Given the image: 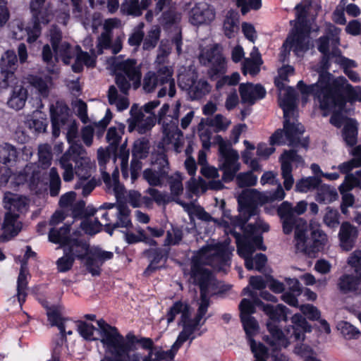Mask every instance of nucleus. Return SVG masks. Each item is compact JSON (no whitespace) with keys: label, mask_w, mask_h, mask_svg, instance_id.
<instances>
[{"label":"nucleus","mask_w":361,"mask_h":361,"mask_svg":"<svg viewBox=\"0 0 361 361\" xmlns=\"http://www.w3.org/2000/svg\"><path fill=\"white\" fill-rule=\"evenodd\" d=\"M290 322L291 324L286 326L284 331L277 324L267 322L269 336H265L264 340L271 348L270 355L274 361H286V357L281 349L287 348L292 342L303 341L305 334L312 332L311 324L301 314H293Z\"/></svg>","instance_id":"f257e3e1"},{"label":"nucleus","mask_w":361,"mask_h":361,"mask_svg":"<svg viewBox=\"0 0 361 361\" xmlns=\"http://www.w3.org/2000/svg\"><path fill=\"white\" fill-rule=\"evenodd\" d=\"M216 140L219 144V157L223 160V163L219 166L220 170L223 171L222 181L230 183L235 177L236 183L240 188L256 185L257 177L252 171L242 172L236 175L240 168L238 161V152L232 149L230 144L224 141L221 135H216Z\"/></svg>","instance_id":"f03ea898"},{"label":"nucleus","mask_w":361,"mask_h":361,"mask_svg":"<svg viewBox=\"0 0 361 361\" xmlns=\"http://www.w3.org/2000/svg\"><path fill=\"white\" fill-rule=\"evenodd\" d=\"M327 84V81L322 78L311 85H307L303 80H300L297 84V87L302 97L312 96L314 100L319 102V109L324 111V116H326L329 112H332L329 122L336 128H340L347 122V118H350L343 114L345 108L334 105L332 103V96H329L330 91L326 89Z\"/></svg>","instance_id":"7ed1b4c3"},{"label":"nucleus","mask_w":361,"mask_h":361,"mask_svg":"<svg viewBox=\"0 0 361 361\" xmlns=\"http://www.w3.org/2000/svg\"><path fill=\"white\" fill-rule=\"evenodd\" d=\"M66 252L75 260H85L87 271L93 276L101 274V267L103 263L114 257V253L96 247L90 250L89 243L83 238H73L61 247Z\"/></svg>","instance_id":"20e7f679"},{"label":"nucleus","mask_w":361,"mask_h":361,"mask_svg":"<svg viewBox=\"0 0 361 361\" xmlns=\"http://www.w3.org/2000/svg\"><path fill=\"white\" fill-rule=\"evenodd\" d=\"M20 151L23 153L27 151L26 147L18 149L8 142L0 145V186L6 185L10 180L11 188L27 183V173L25 168L18 173H13L11 169L17 162Z\"/></svg>","instance_id":"39448f33"},{"label":"nucleus","mask_w":361,"mask_h":361,"mask_svg":"<svg viewBox=\"0 0 361 361\" xmlns=\"http://www.w3.org/2000/svg\"><path fill=\"white\" fill-rule=\"evenodd\" d=\"M322 78L328 82L326 89L330 91L329 96H332V103L334 105L345 108L348 102L354 103L357 101L361 102L360 86L354 87L348 82H341L336 80L331 82L332 75L330 73L319 74L318 80ZM345 81L347 82L345 79Z\"/></svg>","instance_id":"423d86ee"},{"label":"nucleus","mask_w":361,"mask_h":361,"mask_svg":"<svg viewBox=\"0 0 361 361\" xmlns=\"http://www.w3.org/2000/svg\"><path fill=\"white\" fill-rule=\"evenodd\" d=\"M283 128L277 129L270 136L269 144L272 146H281L288 141L289 146H297L300 142V136L305 132V128L296 118H292L291 114H287V116L283 115Z\"/></svg>","instance_id":"0eeeda50"},{"label":"nucleus","mask_w":361,"mask_h":361,"mask_svg":"<svg viewBox=\"0 0 361 361\" xmlns=\"http://www.w3.org/2000/svg\"><path fill=\"white\" fill-rule=\"evenodd\" d=\"M137 61L133 59H128L117 65L120 72L115 74V82L119 90L124 94H128L131 87L137 90L141 85L142 73L140 68L136 66Z\"/></svg>","instance_id":"6e6552de"},{"label":"nucleus","mask_w":361,"mask_h":361,"mask_svg":"<svg viewBox=\"0 0 361 361\" xmlns=\"http://www.w3.org/2000/svg\"><path fill=\"white\" fill-rule=\"evenodd\" d=\"M305 229L297 226L295 240V248L310 257H314L315 255L324 250L327 240L326 235L319 229L311 231L310 237L306 235Z\"/></svg>","instance_id":"1a4fd4ad"},{"label":"nucleus","mask_w":361,"mask_h":361,"mask_svg":"<svg viewBox=\"0 0 361 361\" xmlns=\"http://www.w3.org/2000/svg\"><path fill=\"white\" fill-rule=\"evenodd\" d=\"M271 202L270 195L260 192L255 189L243 190L238 196V210L243 216V223L259 214L258 204H264Z\"/></svg>","instance_id":"9d476101"},{"label":"nucleus","mask_w":361,"mask_h":361,"mask_svg":"<svg viewBox=\"0 0 361 361\" xmlns=\"http://www.w3.org/2000/svg\"><path fill=\"white\" fill-rule=\"evenodd\" d=\"M46 0H31L30 11L32 13L31 24L25 30L27 34V42H35L41 35V25H47L50 22V15L47 9L44 8Z\"/></svg>","instance_id":"9b49d317"},{"label":"nucleus","mask_w":361,"mask_h":361,"mask_svg":"<svg viewBox=\"0 0 361 361\" xmlns=\"http://www.w3.org/2000/svg\"><path fill=\"white\" fill-rule=\"evenodd\" d=\"M100 334V341L106 351L114 357H118L122 334L117 327L108 324L104 319L97 321Z\"/></svg>","instance_id":"f8f14e48"},{"label":"nucleus","mask_w":361,"mask_h":361,"mask_svg":"<svg viewBox=\"0 0 361 361\" xmlns=\"http://www.w3.org/2000/svg\"><path fill=\"white\" fill-rule=\"evenodd\" d=\"M348 264L354 268V274H343L337 282V288L342 294L357 292L361 286V257L354 254L348 259Z\"/></svg>","instance_id":"ddd939ff"},{"label":"nucleus","mask_w":361,"mask_h":361,"mask_svg":"<svg viewBox=\"0 0 361 361\" xmlns=\"http://www.w3.org/2000/svg\"><path fill=\"white\" fill-rule=\"evenodd\" d=\"M17 62V55L13 50H7L1 56L0 61L1 90L18 83V79L15 75L18 67Z\"/></svg>","instance_id":"4468645a"},{"label":"nucleus","mask_w":361,"mask_h":361,"mask_svg":"<svg viewBox=\"0 0 361 361\" xmlns=\"http://www.w3.org/2000/svg\"><path fill=\"white\" fill-rule=\"evenodd\" d=\"M298 22L295 25L294 31L291 37H288V41L291 46L302 49L305 46V39L309 36L310 27L307 24V12L305 7L299 4L295 6Z\"/></svg>","instance_id":"2eb2a0df"},{"label":"nucleus","mask_w":361,"mask_h":361,"mask_svg":"<svg viewBox=\"0 0 361 361\" xmlns=\"http://www.w3.org/2000/svg\"><path fill=\"white\" fill-rule=\"evenodd\" d=\"M170 253L169 247H154L148 248L144 250L143 255L149 261V264L143 271L146 277L151 276L153 273L166 268Z\"/></svg>","instance_id":"dca6fc26"},{"label":"nucleus","mask_w":361,"mask_h":361,"mask_svg":"<svg viewBox=\"0 0 361 361\" xmlns=\"http://www.w3.org/2000/svg\"><path fill=\"white\" fill-rule=\"evenodd\" d=\"M200 61L205 66H210L213 75L224 73L226 68V59L216 44L200 54Z\"/></svg>","instance_id":"f3484780"},{"label":"nucleus","mask_w":361,"mask_h":361,"mask_svg":"<svg viewBox=\"0 0 361 361\" xmlns=\"http://www.w3.org/2000/svg\"><path fill=\"white\" fill-rule=\"evenodd\" d=\"M173 73L171 67L162 66L159 67L157 73L148 71L143 79V89L147 92H152L154 90L157 85H163L166 84L167 80L170 78L171 75Z\"/></svg>","instance_id":"a211bd4d"},{"label":"nucleus","mask_w":361,"mask_h":361,"mask_svg":"<svg viewBox=\"0 0 361 361\" xmlns=\"http://www.w3.org/2000/svg\"><path fill=\"white\" fill-rule=\"evenodd\" d=\"M214 279V276L211 270L197 263L192 264L190 280L194 286L199 287L200 291L209 290Z\"/></svg>","instance_id":"6ab92c4d"},{"label":"nucleus","mask_w":361,"mask_h":361,"mask_svg":"<svg viewBox=\"0 0 361 361\" xmlns=\"http://www.w3.org/2000/svg\"><path fill=\"white\" fill-rule=\"evenodd\" d=\"M239 93L243 103L254 104L256 100L265 97L267 92L261 84L253 85L251 82L241 83Z\"/></svg>","instance_id":"aec40b11"},{"label":"nucleus","mask_w":361,"mask_h":361,"mask_svg":"<svg viewBox=\"0 0 361 361\" xmlns=\"http://www.w3.org/2000/svg\"><path fill=\"white\" fill-rule=\"evenodd\" d=\"M358 235V231L349 221H343L340 227L338 238L343 250L350 251L354 247Z\"/></svg>","instance_id":"412c9836"},{"label":"nucleus","mask_w":361,"mask_h":361,"mask_svg":"<svg viewBox=\"0 0 361 361\" xmlns=\"http://www.w3.org/2000/svg\"><path fill=\"white\" fill-rule=\"evenodd\" d=\"M191 306L187 300H178L175 301L172 305L167 310L165 314L167 324L169 325L174 322L176 317L180 314L178 324L180 325L188 318V311Z\"/></svg>","instance_id":"4be33fe9"},{"label":"nucleus","mask_w":361,"mask_h":361,"mask_svg":"<svg viewBox=\"0 0 361 361\" xmlns=\"http://www.w3.org/2000/svg\"><path fill=\"white\" fill-rule=\"evenodd\" d=\"M261 310L268 317L267 322H273L279 324L281 322H287L289 309L282 304L273 305L264 304Z\"/></svg>","instance_id":"5701e85b"},{"label":"nucleus","mask_w":361,"mask_h":361,"mask_svg":"<svg viewBox=\"0 0 361 361\" xmlns=\"http://www.w3.org/2000/svg\"><path fill=\"white\" fill-rule=\"evenodd\" d=\"M286 285L288 287V291L283 293L281 300L290 306L298 307V300L297 296L302 293L298 279L293 278H286Z\"/></svg>","instance_id":"b1692460"},{"label":"nucleus","mask_w":361,"mask_h":361,"mask_svg":"<svg viewBox=\"0 0 361 361\" xmlns=\"http://www.w3.org/2000/svg\"><path fill=\"white\" fill-rule=\"evenodd\" d=\"M18 218L19 214L17 213L7 212L5 214L2 229L9 239L16 237L22 229V223L18 221Z\"/></svg>","instance_id":"393cba45"},{"label":"nucleus","mask_w":361,"mask_h":361,"mask_svg":"<svg viewBox=\"0 0 361 361\" xmlns=\"http://www.w3.org/2000/svg\"><path fill=\"white\" fill-rule=\"evenodd\" d=\"M8 87H12V92L7 101L8 106L16 111L23 109L27 99V89L23 85H18V84Z\"/></svg>","instance_id":"a878e982"},{"label":"nucleus","mask_w":361,"mask_h":361,"mask_svg":"<svg viewBox=\"0 0 361 361\" xmlns=\"http://www.w3.org/2000/svg\"><path fill=\"white\" fill-rule=\"evenodd\" d=\"M47 315L48 320L50 322L51 326H57L60 331V342L57 341L56 346L61 349L63 343L66 342L67 340L65 326V321L67 319L62 317L60 312L56 308H49L47 312Z\"/></svg>","instance_id":"bb28decb"},{"label":"nucleus","mask_w":361,"mask_h":361,"mask_svg":"<svg viewBox=\"0 0 361 361\" xmlns=\"http://www.w3.org/2000/svg\"><path fill=\"white\" fill-rule=\"evenodd\" d=\"M255 250V247L245 235L242 238L237 239V252L240 257L244 259L246 269L252 267L251 256Z\"/></svg>","instance_id":"cd10ccee"},{"label":"nucleus","mask_w":361,"mask_h":361,"mask_svg":"<svg viewBox=\"0 0 361 361\" xmlns=\"http://www.w3.org/2000/svg\"><path fill=\"white\" fill-rule=\"evenodd\" d=\"M214 18L215 13L213 10L208 7L201 8L199 6H195L190 12V22L194 25H199L209 23Z\"/></svg>","instance_id":"c85d7f7f"},{"label":"nucleus","mask_w":361,"mask_h":361,"mask_svg":"<svg viewBox=\"0 0 361 361\" xmlns=\"http://www.w3.org/2000/svg\"><path fill=\"white\" fill-rule=\"evenodd\" d=\"M51 74L45 75L44 77L37 75H29L27 77V81L35 88L39 94L43 97H47L49 93V85L52 84L53 78Z\"/></svg>","instance_id":"c756f323"},{"label":"nucleus","mask_w":361,"mask_h":361,"mask_svg":"<svg viewBox=\"0 0 361 361\" xmlns=\"http://www.w3.org/2000/svg\"><path fill=\"white\" fill-rule=\"evenodd\" d=\"M71 225L65 224L59 229L51 228L49 232V240L54 244L59 245L61 248L73 237L71 235Z\"/></svg>","instance_id":"7c9ffc66"},{"label":"nucleus","mask_w":361,"mask_h":361,"mask_svg":"<svg viewBox=\"0 0 361 361\" xmlns=\"http://www.w3.org/2000/svg\"><path fill=\"white\" fill-rule=\"evenodd\" d=\"M358 123L355 118H347L342 130V137L347 145L355 146L357 142Z\"/></svg>","instance_id":"2f4dec72"},{"label":"nucleus","mask_w":361,"mask_h":361,"mask_svg":"<svg viewBox=\"0 0 361 361\" xmlns=\"http://www.w3.org/2000/svg\"><path fill=\"white\" fill-rule=\"evenodd\" d=\"M297 94L294 87L288 86L283 99L280 102V107L283 109L284 116L293 114L297 107Z\"/></svg>","instance_id":"473e14b6"},{"label":"nucleus","mask_w":361,"mask_h":361,"mask_svg":"<svg viewBox=\"0 0 361 361\" xmlns=\"http://www.w3.org/2000/svg\"><path fill=\"white\" fill-rule=\"evenodd\" d=\"M212 90L210 84L204 79L193 80L189 89V94L192 100H200L208 94Z\"/></svg>","instance_id":"72a5a7b5"},{"label":"nucleus","mask_w":361,"mask_h":361,"mask_svg":"<svg viewBox=\"0 0 361 361\" xmlns=\"http://www.w3.org/2000/svg\"><path fill=\"white\" fill-rule=\"evenodd\" d=\"M223 28L225 35L231 39L235 36V33L239 30V15L231 10L228 12L224 21Z\"/></svg>","instance_id":"f704fd0d"},{"label":"nucleus","mask_w":361,"mask_h":361,"mask_svg":"<svg viewBox=\"0 0 361 361\" xmlns=\"http://www.w3.org/2000/svg\"><path fill=\"white\" fill-rule=\"evenodd\" d=\"M139 338H137L133 333L130 332L126 338L122 335V341L120 343L119 356L123 360L129 357L131 351L136 349L135 344L138 343Z\"/></svg>","instance_id":"c9c22d12"},{"label":"nucleus","mask_w":361,"mask_h":361,"mask_svg":"<svg viewBox=\"0 0 361 361\" xmlns=\"http://www.w3.org/2000/svg\"><path fill=\"white\" fill-rule=\"evenodd\" d=\"M63 109L67 111L68 109L65 105L63 107L60 108V109H54L53 107L50 109L52 135L55 137H59L60 135V125L66 123V118L63 116Z\"/></svg>","instance_id":"e433bc0d"},{"label":"nucleus","mask_w":361,"mask_h":361,"mask_svg":"<svg viewBox=\"0 0 361 361\" xmlns=\"http://www.w3.org/2000/svg\"><path fill=\"white\" fill-rule=\"evenodd\" d=\"M244 235L249 238L250 242L255 247L264 251L266 247L263 244V237L262 233H258V228L255 224H250L245 229Z\"/></svg>","instance_id":"4c0bfd02"},{"label":"nucleus","mask_w":361,"mask_h":361,"mask_svg":"<svg viewBox=\"0 0 361 361\" xmlns=\"http://www.w3.org/2000/svg\"><path fill=\"white\" fill-rule=\"evenodd\" d=\"M231 252L224 246L216 247L214 253L211 256V259L218 263L219 270L224 267H229L231 264Z\"/></svg>","instance_id":"58836bf2"},{"label":"nucleus","mask_w":361,"mask_h":361,"mask_svg":"<svg viewBox=\"0 0 361 361\" xmlns=\"http://www.w3.org/2000/svg\"><path fill=\"white\" fill-rule=\"evenodd\" d=\"M282 220L283 232L288 235L292 233L293 228L296 231L297 226L307 230V221L302 218H296L295 216L281 219Z\"/></svg>","instance_id":"ea45409f"},{"label":"nucleus","mask_w":361,"mask_h":361,"mask_svg":"<svg viewBox=\"0 0 361 361\" xmlns=\"http://www.w3.org/2000/svg\"><path fill=\"white\" fill-rule=\"evenodd\" d=\"M27 284V274L22 266L17 279V297L20 305L26 300Z\"/></svg>","instance_id":"a19ab883"},{"label":"nucleus","mask_w":361,"mask_h":361,"mask_svg":"<svg viewBox=\"0 0 361 361\" xmlns=\"http://www.w3.org/2000/svg\"><path fill=\"white\" fill-rule=\"evenodd\" d=\"M321 183V178L317 176L301 178L296 183L295 190L300 192H307L309 190L317 188Z\"/></svg>","instance_id":"79ce46f5"},{"label":"nucleus","mask_w":361,"mask_h":361,"mask_svg":"<svg viewBox=\"0 0 361 361\" xmlns=\"http://www.w3.org/2000/svg\"><path fill=\"white\" fill-rule=\"evenodd\" d=\"M122 15L139 17L142 13L139 6V0H124L120 7Z\"/></svg>","instance_id":"37998d69"},{"label":"nucleus","mask_w":361,"mask_h":361,"mask_svg":"<svg viewBox=\"0 0 361 361\" xmlns=\"http://www.w3.org/2000/svg\"><path fill=\"white\" fill-rule=\"evenodd\" d=\"M42 58L43 61L47 64L46 70L48 73L52 75H58L59 73V68L52 61L53 52L48 44L44 45L42 47Z\"/></svg>","instance_id":"c03bdc74"},{"label":"nucleus","mask_w":361,"mask_h":361,"mask_svg":"<svg viewBox=\"0 0 361 361\" xmlns=\"http://www.w3.org/2000/svg\"><path fill=\"white\" fill-rule=\"evenodd\" d=\"M262 63V59L260 54L258 53L252 59H245L242 67V72L244 75H246L247 71H248L250 75H255L260 71L259 67Z\"/></svg>","instance_id":"a18cd8bd"},{"label":"nucleus","mask_w":361,"mask_h":361,"mask_svg":"<svg viewBox=\"0 0 361 361\" xmlns=\"http://www.w3.org/2000/svg\"><path fill=\"white\" fill-rule=\"evenodd\" d=\"M149 148L148 140L145 139L135 140L132 149L133 159H142L146 158L149 153Z\"/></svg>","instance_id":"49530a36"},{"label":"nucleus","mask_w":361,"mask_h":361,"mask_svg":"<svg viewBox=\"0 0 361 361\" xmlns=\"http://www.w3.org/2000/svg\"><path fill=\"white\" fill-rule=\"evenodd\" d=\"M75 164V174L80 179L86 180L91 176V164L87 158H80Z\"/></svg>","instance_id":"de8ad7c7"},{"label":"nucleus","mask_w":361,"mask_h":361,"mask_svg":"<svg viewBox=\"0 0 361 361\" xmlns=\"http://www.w3.org/2000/svg\"><path fill=\"white\" fill-rule=\"evenodd\" d=\"M161 30L159 27H156L151 29L143 39L142 48L144 50H151L154 49L160 38Z\"/></svg>","instance_id":"09e8293b"},{"label":"nucleus","mask_w":361,"mask_h":361,"mask_svg":"<svg viewBox=\"0 0 361 361\" xmlns=\"http://www.w3.org/2000/svg\"><path fill=\"white\" fill-rule=\"evenodd\" d=\"M180 326H182L183 329L179 333L176 341L173 344V348L176 350H179L183 343L186 342L188 340L190 341V344L192 342L193 340H195L197 337V336L195 334V332L191 331L189 328H188L184 324H180Z\"/></svg>","instance_id":"8fccbe9b"},{"label":"nucleus","mask_w":361,"mask_h":361,"mask_svg":"<svg viewBox=\"0 0 361 361\" xmlns=\"http://www.w3.org/2000/svg\"><path fill=\"white\" fill-rule=\"evenodd\" d=\"M118 221L115 224H118V228H130L133 224L130 219V209L125 204H120L118 206Z\"/></svg>","instance_id":"3c124183"},{"label":"nucleus","mask_w":361,"mask_h":361,"mask_svg":"<svg viewBox=\"0 0 361 361\" xmlns=\"http://www.w3.org/2000/svg\"><path fill=\"white\" fill-rule=\"evenodd\" d=\"M242 322L243 329L248 337V338H252V336L257 333L259 329V325L257 321L254 317L246 316L240 317Z\"/></svg>","instance_id":"603ef678"},{"label":"nucleus","mask_w":361,"mask_h":361,"mask_svg":"<svg viewBox=\"0 0 361 361\" xmlns=\"http://www.w3.org/2000/svg\"><path fill=\"white\" fill-rule=\"evenodd\" d=\"M340 214L337 209L331 207L326 208V214L324 216V223L330 228H337L339 225Z\"/></svg>","instance_id":"864d4df0"},{"label":"nucleus","mask_w":361,"mask_h":361,"mask_svg":"<svg viewBox=\"0 0 361 361\" xmlns=\"http://www.w3.org/2000/svg\"><path fill=\"white\" fill-rule=\"evenodd\" d=\"M97 329L92 324L84 321H80L78 325V331L80 335L86 341H97V338L93 336Z\"/></svg>","instance_id":"5fc2aeb1"},{"label":"nucleus","mask_w":361,"mask_h":361,"mask_svg":"<svg viewBox=\"0 0 361 361\" xmlns=\"http://www.w3.org/2000/svg\"><path fill=\"white\" fill-rule=\"evenodd\" d=\"M49 178V194L51 197H56L59 193L61 183L56 168L50 169Z\"/></svg>","instance_id":"6e6d98bb"},{"label":"nucleus","mask_w":361,"mask_h":361,"mask_svg":"<svg viewBox=\"0 0 361 361\" xmlns=\"http://www.w3.org/2000/svg\"><path fill=\"white\" fill-rule=\"evenodd\" d=\"M249 342L255 359H268L269 349L263 343H257L254 338H250Z\"/></svg>","instance_id":"4d7b16f0"},{"label":"nucleus","mask_w":361,"mask_h":361,"mask_svg":"<svg viewBox=\"0 0 361 361\" xmlns=\"http://www.w3.org/2000/svg\"><path fill=\"white\" fill-rule=\"evenodd\" d=\"M75 261L73 257L63 252V255L56 262L58 271L65 273L70 271L73 268Z\"/></svg>","instance_id":"13d9d810"},{"label":"nucleus","mask_w":361,"mask_h":361,"mask_svg":"<svg viewBox=\"0 0 361 361\" xmlns=\"http://www.w3.org/2000/svg\"><path fill=\"white\" fill-rule=\"evenodd\" d=\"M158 161V169L156 170V173L159 175V177L163 181L164 179H169V163L166 155L162 154L157 159Z\"/></svg>","instance_id":"bf43d9fd"},{"label":"nucleus","mask_w":361,"mask_h":361,"mask_svg":"<svg viewBox=\"0 0 361 361\" xmlns=\"http://www.w3.org/2000/svg\"><path fill=\"white\" fill-rule=\"evenodd\" d=\"M173 234L170 231H167L166 237L164 240V246L178 245L183 239V231L178 227L172 228Z\"/></svg>","instance_id":"052dcab7"},{"label":"nucleus","mask_w":361,"mask_h":361,"mask_svg":"<svg viewBox=\"0 0 361 361\" xmlns=\"http://www.w3.org/2000/svg\"><path fill=\"white\" fill-rule=\"evenodd\" d=\"M25 125L33 133L44 132L47 126L46 121L33 118H27L25 122Z\"/></svg>","instance_id":"680f3d73"},{"label":"nucleus","mask_w":361,"mask_h":361,"mask_svg":"<svg viewBox=\"0 0 361 361\" xmlns=\"http://www.w3.org/2000/svg\"><path fill=\"white\" fill-rule=\"evenodd\" d=\"M25 171L27 173V183L31 187H37L42 181L41 171L28 165L25 167Z\"/></svg>","instance_id":"e2e57ef3"},{"label":"nucleus","mask_w":361,"mask_h":361,"mask_svg":"<svg viewBox=\"0 0 361 361\" xmlns=\"http://www.w3.org/2000/svg\"><path fill=\"white\" fill-rule=\"evenodd\" d=\"M52 154L47 145H41L38 150V160L42 166L48 167L51 163Z\"/></svg>","instance_id":"0e129e2a"},{"label":"nucleus","mask_w":361,"mask_h":361,"mask_svg":"<svg viewBox=\"0 0 361 361\" xmlns=\"http://www.w3.org/2000/svg\"><path fill=\"white\" fill-rule=\"evenodd\" d=\"M159 22L164 27H171L177 22L176 12L172 9L164 11L160 17Z\"/></svg>","instance_id":"69168bd1"},{"label":"nucleus","mask_w":361,"mask_h":361,"mask_svg":"<svg viewBox=\"0 0 361 361\" xmlns=\"http://www.w3.org/2000/svg\"><path fill=\"white\" fill-rule=\"evenodd\" d=\"M257 305L251 302L250 300L243 298L240 301L238 308L240 310V317L251 316L256 312Z\"/></svg>","instance_id":"338daca9"},{"label":"nucleus","mask_w":361,"mask_h":361,"mask_svg":"<svg viewBox=\"0 0 361 361\" xmlns=\"http://www.w3.org/2000/svg\"><path fill=\"white\" fill-rule=\"evenodd\" d=\"M143 178L152 187L161 186L163 181L156 173V170L152 169H146L142 173Z\"/></svg>","instance_id":"774afa93"}]
</instances>
